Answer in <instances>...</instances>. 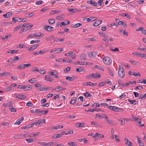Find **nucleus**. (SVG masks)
I'll list each match as a JSON object with an SVG mask.
<instances>
[{"label":"nucleus","instance_id":"19","mask_svg":"<svg viewBox=\"0 0 146 146\" xmlns=\"http://www.w3.org/2000/svg\"><path fill=\"white\" fill-rule=\"evenodd\" d=\"M10 111L12 112H15L16 111V110L15 108H13V105L9 106V108Z\"/></svg>","mask_w":146,"mask_h":146},{"label":"nucleus","instance_id":"37","mask_svg":"<svg viewBox=\"0 0 146 146\" xmlns=\"http://www.w3.org/2000/svg\"><path fill=\"white\" fill-rule=\"evenodd\" d=\"M3 76H7L12 75V74L11 73L9 72H3Z\"/></svg>","mask_w":146,"mask_h":146},{"label":"nucleus","instance_id":"47","mask_svg":"<svg viewBox=\"0 0 146 146\" xmlns=\"http://www.w3.org/2000/svg\"><path fill=\"white\" fill-rule=\"evenodd\" d=\"M26 140L27 141L28 143L33 142V139L31 138H29V139H26Z\"/></svg>","mask_w":146,"mask_h":146},{"label":"nucleus","instance_id":"16","mask_svg":"<svg viewBox=\"0 0 146 146\" xmlns=\"http://www.w3.org/2000/svg\"><path fill=\"white\" fill-rule=\"evenodd\" d=\"M12 15V13L10 12L7 13L6 14L3 15V16L5 18H8Z\"/></svg>","mask_w":146,"mask_h":146},{"label":"nucleus","instance_id":"25","mask_svg":"<svg viewBox=\"0 0 146 146\" xmlns=\"http://www.w3.org/2000/svg\"><path fill=\"white\" fill-rule=\"evenodd\" d=\"M76 97H73L72 98L70 103L72 104L75 103L76 102Z\"/></svg>","mask_w":146,"mask_h":146},{"label":"nucleus","instance_id":"51","mask_svg":"<svg viewBox=\"0 0 146 146\" xmlns=\"http://www.w3.org/2000/svg\"><path fill=\"white\" fill-rule=\"evenodd\" d=\"M90 83H91V82H89L86 83H84L82 84V85L83 86H85V85H86L87 86H90L91 84Z\"/></svg>","mask_w":146,"mask_h":146},{"label":"nucleus","instance_id":"23","mask_svg":"<svg viewBox=\"0 0 146 146\" xmlns=\"http://www.w3.org/2000/svg\"><path fill=\"white\" fill-rule=\"evenodd\" d=\"M66 88H63V87L62 86H58L56 87L55 88V90H56V91H58L60 90H65Z\"/></svg>","mask_w":146,"mask_h":146},{"label":"nucleus","instance_id":"59","mask_svg":"<svg viewBox=\"0 0 146 146\" xmlns=\"http://www.w3.org/2000/svg\"><path fill=\"white\" fill-rule=\"evenodd\" d=\"M38 72H39L40 74H44L45 72V71L43 70H39V71H38Z\"/></svg>","mask_w":146,"mask_h":146},{"label":"nucleus","instance_id":"11","mask_svg":"<svg viewBox=\"0 0 146 146\" xmlns=\"http://www.w3.org/2000/svg\"><path fill=\"white\" fill-rule=\"evenodd\" d=\"M21 18H20L18 17H13L12 18V21L13 22L16 23V21L18 22H21Z\"/></svg>","mask_w":146,"mask_h":146},{"label":"nucleus","instance_id":"43","mask_svg":"<svg viewBox=\"0 0 146 146\" xmlns=\"http://www.w3.org/2000/svg\"><path fill=\"white\" fill-rule=\"evenodd\" d=\"M17 47L18 48H22L26 47V46L23 44H20L19 45L17 46Z\"/></svg>","mask_w":146,"mask_h":146},{"label":"nucleus","instance_id":"64","mask_svg":"<svg viewBox=\"0 0 146 146\" xmlns=\"http://www.w3.org/2000/svg\"><path fill=\"white\" fill-rule=\"evenodd\" d=\"M37 113L39 115H41V114H40V110L38 109H36L35 110V113Z\"/></svg>","mask_w":146,"mask_h":146},{"label":"nucleus","instance_id":"17","mask_svg":"<svg viewBox=\"0 0 146 146\" xmlns=\"http://www.w3.org/2000/svg\"><path fill=\"white\" fill-rule=\"evenodd\" d=\"M128 101L131 104L135 105L137 104V101L134 100H131L130 99H129Z\"/></svg>","mask_w":146,"mask_h":146},{"label":"nucleus","instance_id":"53","mask_svg":"<svg viewBox=\"0 0 146 146\" xmlns=\"http://www.w3.org/2000/svg\"><path fill=\"white\" fill-rule=\"evenodd\" d=\"M95 67L96 68L98 69L99 70H104L103 68L100 66L98 65H96Z\"/></svg>","mask_w":146,"mask_h":146},{"label":"nucleus","instance_id":"42","mask_svg":"<svg viewBox=\"0 0 146 146\" xmlns=\"http://www.w3.org/2000/svg\"><path fill=\"white\" fill-rule=\"evenodd\" d=\"M26 87V91L29 90L32 88V87L30 85H25Z\"/></svg>","mask_w":146,"mask_h":146},{"label":"nucleus","instance_id":"44","mask_svg":"<svg viewBox=\"0 0 146 146\" xmlns=\"http://www.w3.org/2000/svg\"><path fill=\"white\" fill-rule=\"evenodd\" d=\"M35 34H30V35H29L27 37V39H29V38H33L34 37H35Z\"/></svg>","mask_w":146,"mask_h":146},{"label":"nucleus","instance_id":"1","mask_svg":"<svg viewBox=\"0 0 146 146\" xmlns=\"http://www.w3.org/2000/svg\"><path fill=\"white\" fill-rule=\"evenodd\" d=\"M103 60L104 64L108 65L111 63L112 61L111 58L108 56H104L103 58Z\"/></svg>","mask_w":146,"mask_h":146},{"label":"nucleus","instance_id":"5","mask_svg":"<svg viewBox=\"0 0 146 146\" xmlns=\"http://www.w3.org/2000/svg\"><path fill=\"white\" fill-rule=\"evenodd\" d=\"M44 29L48 31H51L53 29V27L50 26L45 25L44 27Z\"/></svg>","mask_w":146,"mask_h":146},{"label":"nucleus","instance_id":"63","mask_svg":"<svg viewBox=\"0 0 146 146\" xmlns=\"http://www.w3.org/2000/svg\"><path fill=\"white\" fill-rule=\"evenodd\" d=\"M95 110L94 109H88V110H85V111H87V112H88L89 111H90L91 112H93L95 111Z\"/></svg>","mask_w":146,"mask_h":146},{"label":"nucleus","instance_id":"8","mask_svg":"<svg viewBox=\"0 0 146 146\" xmlns=\"http://www.w3.org/2000/svg\"><path fill=\"white\" fill-rule=\"evenodd\" d=\"M102 21L101 20H98L96 21L93 24L94 26H97L102 23Z\"/></svg>","mask_w":146,"mask_h":146},{"label":"nucleus","instance_id":"45","mask_svg":"<svg viewBox=\"0 0 146 146\" xmlns=\"http://www.w3.org/2000/svg\"><path fill=\"white\" fill-rule=\"evenodd\" d=\"M135 121H136V122L138 123L139 124H141V120L140 119L137 117H135Z\"/></svg>","mask_w":146,"mask_h":146},{"label":"nucleus","instance_id":"56","mask_svg":"<svg viewBox=\"0 0 146 146\" xmlns=\"http://www.w3.org/2000/svg\"><path fill=\"white\" fill-rule=\"evenodd\" d=\"M12 102L11 101H9V102L6 104V106H12L13 105L12 104Z\"/></svg>","mask_w":146,"mask_h":146},{"label":"nucleus","instance_id":"33","mask_svg":"<svg viewBox=\"0 0 146 146\" xmlns=\"http://www.w3.org/2000/svg\"><path fill=\"white\" fill-rule=\"evenodd\" d=\"M62 136H61V135L60 134V133L58 134H56L52 136V137H53L54 138H60V137H61Z\"/></svg>","mask_w":146,"mask_h":146},{"label":"nucleus","instance_id":"40","mask_svg":"<svg viewBox=\"0 0 146 146\" xmlns=\"http://www.w3.org/2000/svg\"><path fill=\"white\" fill-rule=\"evenodd\" d=\"M36 80L35 78H32L28 80V82L30 83H33L36 82Z\"/></svg>","mask_w":146,"mask_h":146},{"label":"nucleus","instance_id":"58","mask_svg":"<svg viewBox=\"0 0 146 146\" xmlns=\"http://www.w3.org/2000/svg\"><path fill=\"white\" fill-rule=\"evenodd\" d=\"M28 15H27L26 16V17H31V16L33 15H34V13H28Z\"/></svg>","mask_w":146,"mask_h":146},{"label":"nucleus","instance_id":"21","mask_svg":"<svg viewBox=\"0 0 146 146\" xmlns=\"http://www.w3.org/2000/svg\"><path fill=\"white\" fill-rule=\"evenodd\" d=\"M96 52H90L88 54V56L89 57L94 56H96Z\"/></svg>","mask_w":146,"mask_h":146},{"label":"nucleus","instance_id":"28","mask_svg":"<svg viewBox=\"0 0 146 146\" xmlns=\"http://www.w3.org/2000/svg\"><path fill=\"white\" fill-rule=\"evenodd\" d=\"M19 99L23 100L25 99L26 97L25 96L23 95L22 94H19Z\"/></svg>","mask_w":146,"mask_h":146},{"label":"nucleus","instance_id":"32","mask_svg":"<svg viewBox=\"0 0 146 146\" xmlns=\"http://www.w3.org/2000/svg\"><path fill=\"white\" fill-rule=\"evenodd\" d=\"M68 145H70L71 146H77L76 143L74 142H69L68 143Z\"/></svg>","mask_w":146,"mask_h":146},{"label":"nucleus","instance_id":"3","mask_svg":"<svg viewBox=\"0 0 146 146\" xmlns=\"http://www.w3.org/2000/svg\"><path fill=\"white\" fill-rule=\"evenodd\" d=\"M31 64L30 63L23 64L20 66H17V68L19 69H22L26 67H28L29 66H31Z\"/></svg>","mask_w":146,"mask_h":146},{"label":"nucleus","instance_id":"38","mask_svg":"<svg viewBox=\"0 0 146 146\" xmlns=\"http://www.w3.org/2000/svg\"><path fill=\"white\" fill-rule=\"evenodd\" d=\"M55 22V20L53 19H49L48 20V22L50 24L54 23Z\"/></svg>","mask_w":146,"mask_h":146},{"label":"nucleus","instance_id":"18","mask_svg":"<svg viewBox=\"0 0 146 146\" xmlns=\"http://www.w3.org/2000/svg\"><path fill=\"white\" fill-rule=\"evenodd\" d=\"M82 25L81 23H77L75 25H72L71 27L74 28H76L79 27Z\"/></svg>","mask_w":146,"mask_h":146},{"label":"nucleus","instance_id":"60","mask_svg":"<svg viewBox=\"0 0 146 146\" xmlns=\"http://www.w3.org/2000/svg\"><path fill=\"white\" fill-rule=\"evenodd\" d=\"M60 49V48H56L55 50H54V53L56 52V53H57L60 52V50H59Z\"/></svg>","mask_w":146,"mask_h":146},{"label":"nucleus","instance_id":"34","mask_svg":"<svg viewBox=\"0 0 146 146\" xmlns=\"http://www.w3.org/2000/svg\"><path fill=\"white\" fill-rule=\"evenodd\" d=\"M66 132H67L65 133V135H67L69 134H73L74 133V131L72 130H66Z\"/></svg>","mask_w":146,"mask_h":146},{"label":"nucleus","instance_id":"61","mask_svg":"<svg viewBox=\"0 0 146 146\" xmlns=\"http://www.w3.org/2000/svg\"><path fill=\"white\" fill-rule=\"evenodd\" d=\"M43 1H37L36 2V4L37 5H40L42 3Z\"/></svg>","mask_w":146,"mask_h":146},{"label":"nucleus","instance_id":"12","mask_svg":"<svg viewBox=\"0 0 146 146\" xmlns=\"http://www.w3.org/2000/svg\"><path fill=\"white\" fill-rule=\"evenodd\" d=\"M93 78H98L100 77V74H98V73H96L92 74Z\"/></svg>","mask_w":146,"mask_h":146},{"label":"nucleus","instance_id":"57","mask_svg":"<svg viewBox=\"0 0 146 146\" xmlns=\"http://www.w3.org/2000/svg\"><path fill=\"white\" fill-rule=\"evenodd\" d=\"M33 72H35V71H36V72H38L39 71V70L36 67H34L33 69H32L31 70Z\"/></svg>","mask_w":146,"mask_h":146},{"label":"nucleus","instance_id":"55","mask_svg":"<svg viewBox=\"0 0 146 146\" xmlns=\"http://www.w3.org/2000/svg\"><path fill=\"white\" fill-rule=\"evenodd\" d=\"M47 51L45 50H44L42 51H39V53L40 54H42L46 52Z\"/></svg>","mask_w":146,"mask_h":146},{"label":"nucleus","instance_id":"24","mask_svg":"<svg viewBox=\"0 0 146 146\" xmlns=\"http://www.w3.org/2000/svg\"><path fill=\"white\" fill-rule=\"evenodd\" d=\"M62 62H68L69 63H72V61L71 60L68 58H67L66 59H63L62 60Z\"/></svg>","mask_w":146,"mask_h":146},{"label":"nucleus","instance_id":"10","mask_svg":"<svg viewBox=\"0 0 146 146\" xmlns=\"http://www.w3.org/2000/svg\"><path fill=\"white\" fill-rule=\"evenodd\" d=\"M66 78V80L71 81L74 80L75 79H76V77L74 76H72L71 77L67 76Z\"/></svg>","mask_w":146,"mask_h":146},{"label":"nucleus","instance_id":"48","mask_svg":"<svg viewBox=\"0 0 146 146\" xmlns=\"http://www.w3.org/2000/svg\"><path fill=\"white\" fill-rule=\"evenodd\" d=\"M29 128H30V125H27L26 126L22 127L21 128L22 129H27Z\"/></svg>","mask_w":146,"mask_h":146},{"label":"nucleus","instance_id":"9","mask_svg":"<svg viewBox=\"0 0 146 146\" xmlns=\"http://www.w3.org/2000/svg\"><path fill=\"white\" fill-rule=\"evenodd\" d=\"M45 80H46L50 82L53 81L54 79H52L51 76L46 75L45 76Z\"/></svg>","mask_w":146,"mask_h":146},{"label":"nucleus","instance_id":"2","mask_svg":"<svg viewBox=\"0 0 146 146\" xmlns=\"http://www.w3.org/2000/svg\"><path fill=\"white\" fill-rule=\"evenodd\" d=\"M108 108L114 111H121L123 110L122 108H116L114 106H107Z\"/></svg>","mask_w":146,"mask_h":146},{"label":"nucleus","instance_id":"29","mask_svg":"<svg viewBox=\"0 0 146 146\" xmlns=\"http://www.w3.org/2000/svg\"><path fill=\"white\" fill-rule=\"evenodd\" d=\"M84 96L86 97H91L92 96V95L90 93H88L87 91H86V92L84 94Z\"/></svg>","mask_w":146,"mask_h":146},{"label":"nucleus","instance_id":"31","mask_svg":"<svg viewBox=\"0 0 146 146\" xmlns=\"http://www.w3.org/2000/svg\"><path fill=\"white\" fill-rule=\"evenodd\" d=\"M96 137H97L99 138H102L104 137V136L102 134H100L98 133H96Z\"/></svg>","mask_w":146,"mask_h":146},{"label":"nucleus","instance_id":"41","mask_svg":"<svg viewBox=\"0 0 146 146\" xmlns=\"http://www.w3.org/2000/svg\"><path fill=\"white\" fill-rule=\"evenodd\" d=\"M39 124L40 123H45V119H39L38 120Z\"/></svg>","mask_w":146,"mask_h":146},{"label":"nucleus","instance_id":"49","mask_svg":"<svg viewBox=\"0 0 146 146\" xmlns=\"http://www.w3.org/2000/svg\"><path fill=\"white\" fill-rule=\"evenodd\" d=\"M57 72L54 70H53L49 74V75L50 76H54V74L55 73H57Z\"/></svg>","mask_w":146,"mask_h":146},{"label":"nucleus","instance_id":"7","mask_svg":"<svg viewBox=\"0 0 146 146\" xmlns=\"http://www.w3.org/2000/svg\"><path fill=\"white\" fill-rule=\"evenodd\" d=\"M124 141L125 144L128 146H131L132 145V143L130 141H129L128 139L127 138H125Z\"/></svg>","mask_w":146,"mask_h":146},{"label":"nucleus","instance_id":"52","mask_svg":"<svg viewBox=\"0 0 146 146\" xmlns=\"http://www.w3.org/2000/svg\"><path fill=\"white\" fill-rule=\"evenodd\" d=\"M115 140L117 142H119L120 141V140L119 139V136L117 135H115Z\"/></svg>","mask_w":146,"mask_h":146},{"label":"nucleus","instance_id":"50","mask_svg":"<svg viewBox=\"0 0 146 146\" xmlns=\"http://www.w3.org/2000/svg\"><path fill=\"white\" fill-rule=\"evenodd\" d=\"M99 34L102 36H107V34L106 33H104L102 32H99Z\"/></svg>","mask_w":146,"mask_h":146},{"label":"nucleus","instance_id":"54","mask_svg":"<svg viewBox=\"0 0 146 146\" xmlns=\"http://www.w3.org/2000/svg\"><path fill=\"white\" fill-rule=\"evenodd\" d=\"M83 70L81 69V67H80L78 68H77L76 69V71L78 72H80L83 71Z\"/></svg>","mask_w":146,"mask_h":146},{"label":"nucleus","instance_id":"35","mask_svg":"<svg viewBox=\"0 0 146 146\" xmlns=\"http://www.w3.org/2000/svg\"><path fill=\"white\" fill-rule=\"evenodd\" d=\"M48 111L49 110H42V111H40V114H46L47 113Z\"/></svg>","mask_w":146,"mask_h":146},{"label":"nucleus","instance_id":"13","mask_svg":"<svg viewBox=\"0 0 146 146\" xmlns=\"http://www.w3.org/2000/svg\"><path fill=\"white\" fill-rule=\"evenodd\" d=\"M86 56L84 54L82 53L80 56V58L82 60H85L86 59Z\"/></svg>","mask_w":146,"mask_h":146},{"label":"nucleus","instance_id":"4","mask_svg":"<svg viewBox=\"0 0 146 146\" xmlns=\"http://www.w3.org/2000/svg\"><path fill=\"white\" fill-rule=\"evenodd\" d=\"M118 74L119 76L121 78H123L125 75V72L124 70L123 69H118Z\"/></svg>","mask_w":146,"mask_h":146},{"label":"nucleus","instance_id":"62","mask_svg":"<svg viewBox=\"0 0 146 146\" xmlns=\"http://www.w3.org/2000/svg\"><path fill=\"white\" fill-rule=\"evenodd\" d=\"M142 80L141 82H139L140 83H143L144 84H146V80L144 79H142L141 80Z\"/></svg>","mask_w":146,"mask_h":146},{"label":"nucleus","instance_id":"14","mask_svg":"<svg viewBox=\"0 0 146 146\" xmlns=\"http://www.w3.org/2000/svg\"><path fill=\"white\" fill-rule=\"evenodd\" d=\"M38 46L39 45L38 44H36L35 45H34L29 48L27 50L29 51H33L38 47Z\"/></svg>","mask_w":146,"mask_h":146},{"label":"nucleus","instance_id":"20","mask_svg":"<svg viewBox=\"0 0 146 146\" xmlns=\"http://www.w3.org/2000/svg\"><path fill=\"white\" fill-rule=\"evenodd\" d=\"M119 15L122 16L123 17H126L128 19H130L131 17L129 15H128L127 13H121Z\"/></svg>","mask_w":146,"mask_h":146},{"label":"nucleus","instance_id":"39","mask_svg":"<svg viewBox=\"0 0 146 146\" xmlns=\"http://www.w3.org/2000/svg\"><path fill=\"white\" fill-rule=\"evenodd\" d=\"M106 121L108 123L110 124L111 125H113L114 124L113 121L111 120H109L108 119V120H106Z\"/></svg>","mask_w":146,"mask_h":146},{"label":"nucleus","instance_id":"6","mask_svg":"<svg viewBox=\"0 0 146 146\" xmlns=\"http://www.w3.org/2000/svg\"><path fill=\"white\" fill-rule=\"evenodd\" d=\"M137 31H141V33L144 35H146V30L143 27H140L136 29Z\"/></svg>","mask_w":146,"mask_h":146},{"label":"nucleus","instance_id":"22","mask_svg":"<svg viewBox=\"0 0 146 146\" xmlns=\"http://www.w3.org/2000/svg\"><path fill=\"white\" fill-rule=\"evenodd\" d=\"M108 70V72L109 74L111 76H113V72L111 69L110 67H108L107 68Z\"/></svg>","mask_w":146,"mask_h":146},{"label":"nucleus","instance_id":"46","mask_svg":"<svg viewBox=\"0 0 146 146\" xmlns=\"http://www.w3.org/2000/svg\"><path fill=\"white\" fill-rule=\"evenodd\" d=\"M110 50H111V51H114V52L119 51V49L117 48H115L114 49H112V48L111 47Z\"/></svg>","mask_w":146,"mask_h":146},{"label":"nucleus","instance_id":"27","mask_svg":"<svg viewBox=\"0 0 146 146\" xmlns=\"http://www.w3.org/2000/svg\"><path fill=\"white\" fill-rule=\"evenodd\" d=\"M84 125V124L83 123H77L76 124V126L77 127H82Z\"/></svg>","mask_w":146,"mask_h":146},{"label":"nucleus","instance_id":"30","mask_svg":"<svg viewBox=\"0 0 146 146\" xmlns=\"http://www.w3.org/2000/svg\"><path fill=\"white\" fill-rule=\"evenodd\" d=\"M68 10L69 12H71L72 13H75L77 12V10L76 9H68Z\"/></svg>","mask_w":146,"mask_h":146},{"label":"nucleus","instance_id":"36","mask_svg":"<svg viewBox=\"0 0 146 146\" xmlns=\"http://www.w3.org/2000/svg\"><path fill=\"white\" fill-rule=\"evenodd\" d=\"M91 123L92 125H94L96 127L99 126V123H97V122L94 121H92L91 122Z\"/></svg>","mask_w":146,"mask_h":146},{"label":"nucleus","instance_id":"26","mask_svg":"<svg viewBox=\"0 0 146 146\" xmlns=\"http://www.w3.org/2000/svg\"><path fill=\"white\" fill-rule=\"evenodd\" d=\"M146 98V93L144 95H141L139 96L138 98L139 99H142L143 98L145 99Z\"/></svg>","mask_w":146,"mask_h":146},{"label":"nucleus","instance_id":"15","mask_svg":"<svg viewBox=\"0 0 146 146\" xmlns=\"http://www.w3.org/2000/svg\"><path fill=\"white\" fill-rule=\"evenodd\" d=\"M18 52V50H8V51H7V52L8 53H10V54H13L17 53Z\"/></svg>","mask_w":146,"mask_h":146}]
</instances>
